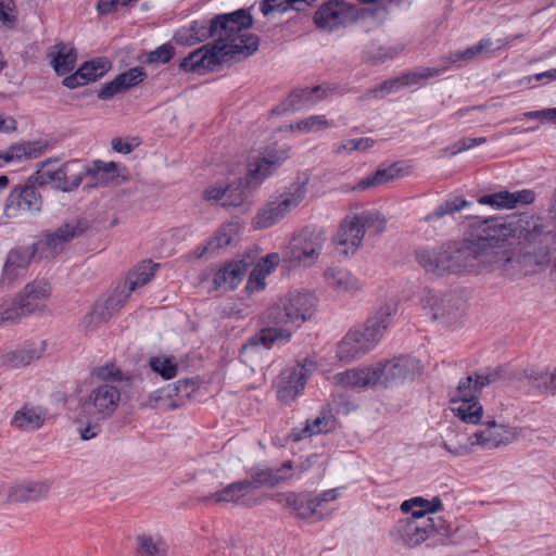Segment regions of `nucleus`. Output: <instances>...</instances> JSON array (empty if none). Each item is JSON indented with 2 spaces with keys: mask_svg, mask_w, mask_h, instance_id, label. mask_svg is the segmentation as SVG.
Wrapping results in <instances>:
<instances>
[{
  "mask_svg": "<svg viewBox=\"0 0 556 556\" xmlns=\"http://www.w3.org/2000/svg\"><path fill=\"white\" fill-rule=\"evenodd\" d=\"M542 232L543 226L533 215L477 219L468 225L463 241L418 250L416 260L437 276L483 268L514 277L523 269L526 255L513 245L531 243Z\"/></svg>",
  "mask_w": 556,
  "mask_h": 556,
  "instance_id": "obj_1",
  "label": "nucleus"
},
{
  "mask_svg": "<svg viewBox=\"0 0 556 556\" xmlns=\"http://www.w3.org/2000/svg\"><path fill=\"white\" fill-rule=\"evenodd\" d=\"M253 18L247 9L230 13L217 14L212 18L191 22L179 28L174 39L184 46H193L213 38L214 41L190 52L179 63V68L186 73L199 75L213 72L218 65L238 55H251L258 48V37L248 33Z\"/></svg>",
  "mask_w": 556,
  "mask_h": 556,
  "instance_id": "obj_2",
  "label": "nucleus"
},
{
  "mask_svg": "<svg viewBox=\"0 0 556 556\" xmlns=\"http://www.w3.org/2000/svg\"><path fill=\"white\" fill-rule=\"evenodd\" d=\"M316 307V299L309 292L290 291L279 298L262 315L264 328L250 337L240 349V356L248 362L250 354L260 348L271 349L278 342H288L292 330L309 319Z\"/></svg>",
  "mask_w": 556,
  "mask_h": 556,
  "instance_id": "obj_3",
  "label": "nucleus"
},
{
  "mask_svg": "<svg viewBox=\"0 0 556 556\" xmlns=\"http://www.w3.org/2000/svg\"><path fill=\"white\" fill-rule=\"evenodd\" d=\"M397 311L396 300H388L377 306L362 327L349 330L339 341L337 357L350 363L372 351L393 325Z\"/></svg>",
  "mask_w": 556,
  "mask_h": 556,
  "instance_id": "obj_4",
  "label": "nucleus"
},
{
  "mask_svg": "<svg viewBox=\"0 0 556 556\" xmlns=\"http://www.w3.org/2000/svg\"><path fill=\"white\" fill-rule=\"evenodd\" d=\"M289 157L287 149L270 150L265 155L251 161L244 179L226 186L223 206H239L249 195V188H256Z\"/></svg>",
  "mask_w": 556,
  "mask_h": 556,
  "instance_id": "obj_5",
  "label": "nucleus"
},
{
  "mask_svg": "<svg viewBox=\"0 0 556 556\" xmlns=\"http://www.w3.org/2000/svg\"><path fill=\"white\" fill-rule=\"evenodd\" d=\"M437 534L441 536L439 539L441 544L452 542L451 527L440 517L437 519L406 517L396 521L390 530L392 540L407 547H416Z\"/></svg>",
  "mask_w": 556,
  "mask_h": 556,
  "instance_id": "obj_6",
  "label": "nucleus"
},
{
  "mask_svg": "<svg viewBox=\"0 0 556 556\" xmlns=\"http://www.w3.org/2000/svg\"><path fill=\"white\" fill-rule=\"evenodd\" d=\"M62 173L58 190L71 192L77 189L83 180L88 179L87 187H97L108 184L117 175V165L114 162L94 161L91 165H86L81 161L73 160L62 166Z\"/></svg>",
  "mask_w": 556,
  "mask_h": 556,
  "instance_id": "obj_7",
  "label": "nucleus"
},
{
  "mask_svg": "<svg viewBox=\"0 0 556 556\" xmlns=\"http://www.w3.org/2000/svg\"><path fill=\"white\" fill-rule=\"evenodd\" d=\"M307 192L305 182L290 185L285 191L274 194L257 211L253 219L256 229H266L285 218L292 210L298 207Z\"/></svg>",
  "mask_w": 556,
  "mask_h": 556,
  "instance_id": "obj_8",
  "label": "nucleus"
},
{
  "mask_svg": "<svg viewBox=\"0 0 556 556\" xmlns=\"http://www.w3.org/2000/svg\"><path fill=\"white\" fill-rule=\"evenodd\" d=\"M324 242L321 230L304 227L289 240L282 253L283 261L291 266H312L319 258Z\"/></svg>",
  "mask_w": 556,
  "mask_h": 556,
  "instance_id": "obj_9",
  "label": "nucleus"
},
{
  "mask_svg": "<svg viewBox=\"0 0 556 556\" xmlns=\"http://www.w3.org/2000/svg\"><path fill=\"white\" fill-rule=\"evenodd\" d=\"M121 400L119 389L111 382H101L93 387L86 397L79 401L78 421L86 417L108 418L116 410Z\"/></svg>",
  "mask_w": 556,
  "mask_h": 556,
  "instance_id": "obj_10",
  "label": "nucleus"
},
{
  "mask_svg": "<svg viewBox=\"0 0 556 556\" xmlns=\"http://www.w3.org/2000/svg\"><path fill=\"white\" fill-rule=\"evenodd\" d=\"M357 5L343 0H328L314 14L316 27L332 33L357 22Z\"/></svg>",
  "mask_w": 556,
  "mask_h": 556,
  "instance_id": "obj_11",
  "label": "nucleus"
},
{
  "mask_svg": "<svg viewBox=\"0 0 556 556\" xmlns=\"http://www.w3.org/2000/svg\"><path fill=\"white\" fill-rule=\"evenodd\" d=\"M458 299L451 293H441L424 288L419 293V305L432 320L448 326L459 315Z\"/></svg>",
  "mask_w": 556,
  "mask_h": 556,
  "instance_id": "obj_12",
  "label": "nucleus"
},
{
  "mask_svg": "<svg viewBox=\"0 0 556 556\" xmlns=\"http://www.w3.org/2000/svg\"><path fill=\"white\" fill-rule=\"evenodd\" d=\"M88 227L86 219H71L55 230L45 232L34 244L35 251L45 253V257H54L64 250L68 242L83 236Z\"/></svg>",
  "mask_w": 556,
  "mask_h": 556,
  "instance_id": "obj_13",
  "label": "nucleus"
},
{
  "mask_svg": "<svg viewBox=\"0 0 556 556\" xmlns=\"http://www.w3.org/2000/svg\"><path fill=\"white\" fill-rule=\"evenodd\" d=\"M316 369V363L305 358L303 363L285 368L277 381V395L280 401L289 403L303 390L307 378Z\"/></svg>",
  "mask_w": 556,
  "mask_h": 556,
  "instance_id": "obj_14",
  "label": "nucleus"
},
{
  "mask_svg": "<svg viewBox=\"0 0 556 556\" xmlns=\"http://www.w3.org/2000/svg\"><path fill=\"white\" fill-rule=\"evenodd\" d=\"M42 200L37 192L36 186L33 182H27L23 186L14 187L4 206V213L8 217H15L21 211L39 212L41 210Z\"/></svg>",
  "mask_w": 556,
  "mask_h": 556,
  "instance_id": "obj_15",
  "label": "nucleus"
},
{
  "mask_svg": "<svg viewBox=\"0 0 556 556\" xmlns=\"http://www.w3.org/2000/svg\"><path fill=\"white\" fill-rule=\"evenodd\" d=\"M379 380L377 387H393L407 379L415 369L414 361L409 357L399 356L389 361L374 364Z\"/></svg>",
  "mask_w": 556,
  "mask_h": 556,
  "instance_id": "obj_16",
  "label": "nucleus"
},
{
  "mask_svg": "<svg viewBox=\"0 0 556 556\" xmlns=\"http://www.w3.org/2000/svg\"><path fill=\"white\" fill-rule=\"evenodd\" d=\"M472 438L475 446L492 450L510 443L515 438V432L506 425L490 420L482 424Z\"/></svg>",
  "mask_w": 556,
  "mask_h": 556,
  "instance_id": "obj_17",
  "label": "nucleus"
},
{
  "mask_svg": "<svg viewBox=\"0 0 556 556\" xmlns=\"http://www.w3.org/2000/svg\"><path fill=\"white\" fill-rule=\"evenodd\" d=\"M364 239V229L357 220L354 219V214L348 215L340 224L337 235L333 238L336 250L345 256L354 254L362 245Z\"/></svg>",
  "mask_w": 556,
  "mask_h": 556,
  "instance_id": "obj_18",
  "label": "nucleus"
},
{
  "mask_svg": "<svg viewBox=\"0 0 556 556\" xmlns=\"http://www.w3.org/2000/svg\"><path fill=\"white\" fill-rule=\"evenodd\" d=\"M276 503L290 509L296 517L302 519L314 518L319 520L323 514L318 513V501L304 493H277L273 497Z\"/></svg>",
  "mask_w": 556,
  "mask_h": 556,
  "instance_id": "obj_19",
  "label": "nucleus"
},
{
  "mask_svg": "<svg viewBox=\"0 0 556 556\" xmlns=\"http://www.w3.org/2000/svg\"><path fill=\"white\" fill-rule=\"evenodd\" d=\"M292 468L293 463L291 460L285 462L278 468L254 467L251 469L250 478L247 480L250 483L251 490H255L261 486H274L282 481L291 479Z\"/></svg>",
  "mask_w": 556,
  "mask_h": 556,
  "instance_id": "obj_20",
  "label": "nucleus"
},
{
  "mask_svg": "<svg viewBox=\"0 0 556 556\" xmlns=\"http://www.w3.org/2000/svg\"><path fill=\"white\" fill-rule=\"evenodd\" d=\"M46 350V342L26 341L23 345L13 351L5 352L1 356L3 365L11 368H20L29 365L35 359H39Z\"/></svg>",
  "mask_w": 556,
  "mask_h": 556,
  "instance_id": "obj_21",
  "label": "nucleus"
},
{
  "mask_svg": "<svg viewBox=\"0 0 556 556\" xmlns=\"http://www.w3.org/2000/svg\"><path fill=\"white\" fill-rule=\"evenodd\" d=\"M374 365L368 367H357L338 372L333 376L337 384L343 388H374L379 380Z\"/></svg>",
  "mask_w": 556,
  "mask_h": 556,
  "instance_id": "obj_22",
  "label": "nucleus"
},
{
  "mask_svg": "<svg viewBox=\"0 0 556 556\" xmlns=\"http://www.w3.org/2000/svg\"><path fill=\"white\" fill-rule=\"evenodd\" d=\"M254 263L250 256L233 261L219 268L214 275V285L217 288L235 289L243 279L247 270Z\"/></svg>",
  "mask_w": 556,
  "mask_h": 556,
  "instance_id": "obj_23",
  "label": "nucleus"
},
{
  "mask_svg": "<svg viewBox=\"0 0 556 556\" xmlns=\"http://www.w3.org/2000/svg\"><path fill=\"white\" fill-rule=\"evenodd\" d=\"M51 294L50 286L47 282L28 283L17 295L26 314H33L46 308V303Z\"/></svg>",
  "mask_w": 556,
  "mask_h": 556,
  "instance_id": "obj_24",
  "label": "nucleus"
},
{
  "mask_svg": "<svg viewBox=\"0 0 556 556\" xmlns=\"http://www.w3.org/2000/svg\"><path fill=\"white\" fill-rule=\"evenodd\" d=\"M34 253L35 251H31L28 248L11 250L2 269V282H14L15 279H17L27 269Z\"/></svg>",
  "mask_w": 556,
  "mask_h": 556,
  "instance_id": "obj_25",
  "label": "nucleus"
},
{
  "mask_svg": "<svg viewBox=\"0 0 556 556\" xmlns=\"http://www.w3.org/2000/svg\"><path fill=\"white\" fill-rule=\"evenodd\" d=\"M504 378V368L498 367L496 369H488L481 374H476L475 377L468 376L465 379H462L457 387L458 393L462 396H476L484 387Z\"/></svg>",
  "mask_w": 556,
  "mask_h": 556,
  "instance_id": "obj_26",
  "label": "nucleus"
},
{
  "mask_svg": "<svg viewBox=\"0 0 556 556\" xmlns=\"http://www.w3.org/2000/svg\"><path fill=\"white\" fill-rule=\"evenodd\" d=\"M250 483L248 480L235 481L223 490L211 493L200 498L203 504L211 503H232V504H245L243 497L251 492Z\"/></svg>",
  "mask_w": 556,
  "mask_h": 556,
  "instance_id": "obj_27",
  "label": "nucleus"
},
{
  "mask_svg": "<svg viewBox=\"0 0 556 556\" xmlns=\"http://www.w3.org/2000/svg\"><path fill=\"white\" fill-rule=\"evenodd\" d=\"M327 90L321 86L293 90L283 102L285 111H300L315 105L325 98Z\"/></svg>",
  "mask_w": 556,
  "mask_h": 556,
  "instance_id": "obj_28",
  "label": "nucleus"
},
{
  "mask_svg": "<svg viewBox=\"0 0 556 556\" xmlns=\"http://www.w3.org/2000/svg\"><path fill=\"white\" fill-rule=\"evenodd\" d=\"M452 404V410L463 422L476 425L481 420L483 409L477 396H462L457 390Z\"/></svg>",
  "mask_w": 556,
  "mask_h": 556,
  "instance_id": "obj_29",
  "label": "nucleus"
},
{
  "mask_svg": "<svg viewBox=\"0 0 556 556\" xmlns=\"http://www.w3.org/2000/svg\"><path fill=\"white\" fill-rule=\"evenodd\" d=\"M48 56L50 58V64L54 72L60 76L72 72L76 65L77 53L75 48L70 43H55L51 48Z\"/></svg>",
  "mask_w": 556,
  "mask_h": 556,
  "instance_id": "obj_30",
  "label": "nucleus"
},
{
  "mask_svg": "<svg viewBox=\"0 0 556 556\" xmlns=\"http://www.w3.org/2000/svg\"><path fill=\"white\" fill-rule=\"evenodd\" d=\"M442 506L443 504L439 496H434L431 501L416 496L404 501L401 504V509L406 514L410 513L409 517L416 519H435L429 515L441 510Z\"/></svg>",
  "mask_w": 556,
  "mask_h": 556,
  "instance_id": "obj_31",
  "label": "nucleus"
},
{
  "mask_svg": "<svg viewBox=\"0 0 556 556\" xmlns=\"http://www.w3.org/2000/svg\"><path fill=\"white\" fill-rule=\"evenodd\" d=\"M243 227L238 220H230L223 224L215 233L206 241L216 254L219 250L236 243Z\"/></svg>",
  "mask_w": 556,
  "mask_h": 556,
  "instance_id": "obj_32",
  "label": "nucleus"
},
{
  "mask_svg": "<svg viewBox=\"0 0 556 556\" xmlns=\"http://www.w3.org/2000/svg\"><path fill=\"white\" fill-rule=\"evenodd\" d=\"M325 278L330 287L342 292H357L362 289L359 280L348 269L330 267L325 273Z\"/></svg>",
  "mask_w": 556,
  "mask_h": 556,
  "instance_id": "obj_33",
  "label": "nucleus"
},
{
  "mask_svg": "<svg viewBox=\"0 0 556 556\" xmlns=\"http://www.w3.org/2000/svg\"><path fill=\"white\" fill-rule=\"evenodd\" d=\"M404 50V45L382 46L371 42L363 51V61L370 65H380L395 59Z\"/></svg>",
  "mask_w": 556,
  "mask_h": 556,
  "instance_id": "obj_34",
  "label": "nucleus"
},
{
  "mask_svg": "<svg viewBox=\"0 0 556 556\" xmlns=\"http://www.w3.org/2000/svg\"><path fill=\"white\" fill-rule=\"evenodd\" d=\"M472 434L459 433L457 427H448L442 446L454 456H465L472 452Z\"/></svg>",
  "mask_w": 556,
  "mask_h": 556,
  "instance_id": "obj_35",
  "label": "nucleus"
},
{
  "mask_svg": "<svg viewBox=\"0 0 556 556\" xmlns=\"http://www.w3.org/2000/svg\"><path fill=\"white\" fill-rule=\"evenodd\" d=\"M400 175L401 168L397 163H394L386 168H379L372 175L361 179L357 185L353 187V190L364 191L376 188L399 178Z\"/></svg>",
  "mask_w": 556,
  "mask_h": 556,
  "instance_id": "obj_36",
  "label": "nucleus"
},
{
  "mask_svg": "<svg viewBox=\"0 0 556 556\" xmlns=\"http://www.w3.org/2000/svg\"><path fill=\"white\" fill-rule=\"evenodd\" d=\"M49 144L46 141H33L11 147L3 155L7 163L27 159H37L42 155Z\"/></svg>",
  "mask_w": 556,
  "mask_h": 556,
  "instance_id": "obj_37",
  "label": "nucleus"
},
{
  "mask_svg": "<svg viewBox=\"0 0 556 556\" xmlns=\"http://www.w3.org/2000/svg\"><path fill=\"white\" fill-rule=\"evenodd\" d=\"M129 295L130 293H128V289L125 288L119 293L115 292L105 301L104 306L97 305L94 307V309L88 315V323L91 324L92 321H105L111 316L113 311L124 306Z\"/></svg>",
  "mask_w": 556,
  "mask_h": 556,
  "instance_id": "obj_38",
  "label": "nucleus"
},
{
  "mask_svg": "<svg viewBox=\"0 0 556 556\" xmlns=\"http://www.w3.org/2000/svg\"><path fill=\"white\" fill-rule=\"evenodd\" d=\"M159 264L152 261H143L138 267H136L126 278L125 289H128V293H131L137 288L147 285L155 275Z\"/></svg>",
  "mask_w": 556,
  "mask_h": 556,
  "instance_id": "obj_39",
  "label": "nucleus"
},
{
  "mask_svg": "<svg viewBox=\"0 0 556 556\" xmlns=\"http://www.w3.org/2000/svg\"><path fill=\"white\" fill-rule=\"evenodd\" d=\"M50 490L46 482H27L16 485L11 491V498L16 502L39 501L43 498Z\"/></svg>",
  "mask_w": 556,
  "mask_h": 556,
  "instance_id": "obj_40",
  "label": "nucleus"
},
{
  "mask_svg": "<svg viewBox=\"0 0 556 556\" xmlns=\"http://www.w3.org/2000/svg\"><path fill=\"white\" fill-rule=\"evenodd\" d=\"M45 421L43 415L38 409L24 406L18 409L11 421V425L26 431L39 429Z\"/></svg>",
  "mask_w": 556,
  "mask_h": 556,
  "instance_id": "obj_41",
  "label": "nucleus"
},
{
  "mask_svg": "<svg viewBox=\"0 0 556 556\" xmlns=\"http://www.w3.org/2000/svg\"><path fill=\"white\" fill-rule=\"evenodd\" d=\"M52 160H47L41 162L37 168V170L28 178L29 182H33L35 186H47L52 184L55 189L61 182V177L64 178L65 174L62 173V166L56 169L50 168Z\"/></svg>",
  "mask_w": 556,
  "mask_h": 556,
  "instance_id": "obj_42",
  "label": "nucleus"
},
{
  "mask_svg": "<svg viewBox=\"0 0 556 556\" xmlns=\"http://www.w3.org/2000/svg\"><path fill=\"white\" fill-rule=\"evenodd\" d=\"M493 49V42L490 38L481 39L477 45L466 48L463 51L451 52L447 56L442 59L443 63L454 64L458 62H467L475 59L477 55L491 51Z\"/></svg>",
  "mask_w": 556,
  "mask_h": 556,
  "instance_id": "obj_43",
  "label": "nucleus"
},
{
  "mask_svg": "<svg viewBox=\"0 0 556 556\" xmlns=\"http://www.w3.org/2000/svg\"><path fill=\"white\" fill-rule=\"evenodd\" d=\"M316 0H263L260 9L264 16L273 12L285 13L289 10L302 11Z\"/></svg>",
  "mask_w": 556,
  "mask_h": 556,
  "instance_id": "obj_44",
  "label": "nucleus"
},
{
  "mask_svg": "<svg viewBox=\"0 0 556 556\" xmlns=\"http://www.w3.org/2000/svg\"><path fill=\"white\" fill-rule=\"evenodd\" d=\"M354 219L358 222L361 228L364 229V233H381L386 230L387 219L378 211H364L358 214H354Z\"/></svg>",
  "mask_w": 556,
  "mask_h": 556,
  "instance_id": "obj_45",
  "label": "nucleus"
},
{
  "mask_svg": "<svg viewBox=\"0 0 556 556\" xmlns=\"http://www.w3.org/2000/svg\"><path fill=\"white\" fill-rule=\"evenodd\" d=\"M136 556H167V546L161 539L142 534L137 538Z\"/></svg>",
  "mask_w": 556,
  "mask_h": 556,
  "instance_id": "obj_46",
  "label": "nucleus"
},
{
  "mask_svg": "<svg viewBox=\"0 0 556 556\" xmlns=\"http://www.w3.org/2000/svg\"><path fill=\"white\" fill-rule=\"evenodd\" d=\"M404 85L402 75L389 80H386L370 89H368L363 96L359 97L362 101H368L371 99H382L388 94L397 92Z\"/></svg>",
  "mask_w": 556,
  "mask_h": 556,
  "instance_id": "obj_47",
  "label": "nucleus"
},
{
  "mask_svg": "<svg viewBox=\"0 0 556 556\" xmlns=\"http://www.w3.org/2000/svg\"><path fill=\"white\" fill-rule=\"evenodd\" d=\"M375 140L369 137L346 139L332 146V151L337 154L352 153L353 151L366 152L375 146Z\"/></svg>",
  "mask_w": 556,
  "mask_h": 556,
  "instance_id": "obj_48",
  "label": "nucleus"
},
{
  "mask_svg": "<svg viewBox=\"0 0 556 556\" xmlns=\"http://www.w3.org/2000/svg\"><path fill=\"white\" fill-rule=\"evenodd\" d=\"M26 315L17 296L13 300H5L0 305V326L5 323H16Z\"/></svg>",
  "mask_w": 556,
  "mask_h": 556,
  "instance_id": "obj_49",
  "label": "nucleus"
},
{
  "mask_svg": "<svg viewBox=\"0 0 556 556\" xmlns=\"http://www.w3.org/2000/svg\"><path fill=\"white\" fill-rule=\"evenodd\" d=\"M151 369L159 374L163 379L169 380L177 375V364L174 357L155 356L149 361Z\"/></svg>",
  "mask_w": 556,
  "mask_h": 556,
  "instance_id": "obj_50",
  "label": "nucleus"
},
{
  "mask_svg": "<svg viewBox=\"0 0 556 556\" xmlns=\"http://www.w3.org/2000/svg\"><path fill=\"white\" fill-rule=\"evenodd\" d=\"M328 127L329 122L324 115H312L290 126L292 130H298L303 134L316 132Z\"/></svg>",
  "mask_w": 556,
  "mask_h": 556,
  "instance_id": "obj_51",
  "label": "nucleus"
},
{
  "mask_svg": "<svg viewBox=\"0 0 556 556\" xmlns=\"http://www.w3.org/2000/svg\"><path fill=\"white\" fill-rule=\"evenodd\" d=\"M81 66H87V71L83 76L86 84L102 77L111 67V63L105 58H97L85 62Z\"/></svg>",
  "mask_w": 556,
  "mask_h": 556,
  "instance_id": "obj_52",
  "label": "nucleus"
},
{
  "mask_svg": "<svg viewBox=\"0 0 556 556\" xmlns=\"http://www.w3.org/2000/svg\"><path fill=\"white\" fill-rule=\"evenodd\" d=\"M511 198L513 194H510V191L503 190L480 197L478 199V203L482 205H490L497 210H511Z\"/></svg>",
  "mask_w": 556,
  "mask_h": 556,
  "instance_id": "obj_53",
  "label": "nucleus"
},
{
  "mask_svg": "<svg viewBox=\"0 0 556 556\" xmlns=\"http://www.w3.org/2000/svg\"><path fill=\"white\" fill-rule=\"evenodd\" d=\"M147 77V73L140 66L132 67L119 75H117L115 78L119 83V86L122 87L123 91H127L131 87H135L142 83L144 78Z\"/></svg>",
  "mask_w": 556,
  "mask_h": 556,
  "instance_id": "obj_54",
  "label": "nucleus"
},
{
  "mask_svg": "<svg viewBox=\"0 0 556 556\" xmlns=\"http://www.w3.org/2000/svg\"><path fill=\"white\" fill-rule=\"evenodd\" d=\"M526 376L538 388L551 393H556V369L553 372H535L531 370L530 372H526Z\"/></svg>",
  "mask_w": 556,
  "mask_h": 556,
  "instance_id": "obj_55",
  "label": "nucleus"
},
{
  "mask_svg": "<svg viewBox=\"0 0 556 556\" xmlns=\"http://www.w3.org/2000/svg\"><path fill=\"white\" fill-rule=\"evenodd\" d=\"M101 420H103V418H96V416H89L86 417L85 422H79L77 416L75 422L77 425V431L79 433L80 439L84 441H88L96 438L101 431Z\"/></svg>",
  "mask_w": 556,
  "mask_h": 556,
  "instance_id": "obj_56",
  "label": "nucleus"
},
{
  "mask_svg": "<svg viewBox=\"0 0 556 556\" xmlns=\"http://www.w3.org/2000/svg\"><path fill=\"white\" fill-rule=\"evenodd\" d=\"M269 275V270L265 266L257 263L249 275L247 290L250 292H258L265 288V278Z\"/></svg>",
  "mask_w": 556,
  "mask_h": 556,
  "instance_id": "obj_57",
  "label": "nucleus"
},
{
  "mask_svg": "<svg viewBox=\"0 0 556 556\" xmlns=\"http://www.w3.org/2000/svg\"><path fill=\"white\" fill-rule=\"evenodd\" d=\"M175 54V49L169 43H164L148 54V63L165 64Z\"/></svg>",
  "mask_w": 556,
  "mask_h": 556,
  "instance_id": "obj_58",
  "label": "nucleus"
},
{
  "mask_svg": "<svg viewBox=\"0 0 556 556\" xmlns=\"http://www.w3.org/2000/svg\"><path fill=\"white\" fill-rule=\"evenodd\" d=\"M92 375L103 380V382L122 381V374L114 364H106L104 366L96 367Z\"/></svg>",
  "mask_w": 556,
  "mask_h": 556,
  "instance_id": "obj_59",
  "label": "nucleus"
},
{
  "mask_svg": "<svg viewBox=\"0 0 556 556\" xmlns=\"http://www.w3.org/2000/svg\"><path fill=\"white\" fill-rule=\"evenodd\" d=\"M15 21V4L13 0H0V26H10Z\"/></svg>",
  "mask_w": 556,
  "mask_h": 556,
  "instance_id": "obj_60",
  "label": "nucleus"
},
{
  "mask_svg": "<svg viewBox=\"0 0 556 556\" xmlns=\"http://www.w3.org/2000/svg\"><path fill=\"white\" fill-rule=\"evenodd\" d=\"M309 426L308 431L313 433V435L326 433L331 429V418L326 415L317 416L314 420H307Z\"/></svg>",
  "mask_w": 556,
  "mask_h": 556,
  "instance_id": "obj_61",
  "label": "nucleus"
},
{
  "mask_svg": "<svg viewBox=\"0 0 556 556\" xmlns=\"http://www.w3.org/2000/svg\"><path fill=\"white\" fill-rule=\"evenodd\" d=\"M511 198V210L518 205H529L534 202L535 193L531 189H522L515 192H510Z\"/></svg>",
  "mask_w": 556,
  "mask_h": 556,
  "instance_id": "obj_62",
  "label": "nucleus"
},
{
  "mask_svg": "<svg viewBox=\"0 0 556 556\" xmlns=\"http://www.w3.org/2000/svg\"><path fill=\"white\" fill-rule=\"evenodd\" d=\"M486 142L485 137H476V138H463L458 140L453 147H452V154L455 155L457 153H460L463 151L469 150L473 147L483 144Z\"/></svg>",
  "mask_w": 556,
  "mask_h": 556,
  "instance_id": "obj_63",
  "label": "nucleus"
},
{
  "mask_svg": "<svg viewBox=\"0 0 556 556\" xmlns=\"http://www.w3.org/2000/svg\"><path fill=\"white\" fill-rule=\"evenodd\" d=\"M528 119H545L556 125V108L543 109L538 111H528L522 114Z\"/></svg>",
  "mask_w": 556,
  "mask_h": 556,
  "instance_id": "obj_64",
  "label": "nucleus"
}]
</instances>
